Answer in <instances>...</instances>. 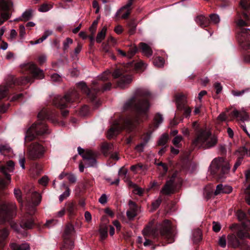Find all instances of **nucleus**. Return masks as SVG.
Masks as SVG:
<instances>
[{
  "mask_svg": "<svg viewBox=\"0 0 250 250\" xmlns=\"http://www.w3.org/2000/svg\"><path fill=\"white\" fill-rule=\"evenodd\" d=\"M151 97V93L146 89L139 88L136 89L133 95L123 106V111H128L130 114H120L119 119H114L112 124L110 119V138L122 130H125L127 133L130 134L126 139V144H130L135 136L137 125L143 121V119L147 118L150 105L149 100Z\"/></svg>",
  "mask_w": 250,
  "mask_h": 250,
  "instance_id": "nucleus-1",
  "label": "nucleus"
},
{
  "mask_svg": "<svg viewBox=\"0 0 250 250\" xmlns=\"http://www.w3.org/2000/svg\"><path fill=\"white\" fill-rule=\"evenodd\" d=\"M58 113L50 108H43L38 114V121L34 123L26 131L25 144L27 147V154L29 159L36 160L43 156L45 149L44 147L37 142H30L36 138L40 141L41 138L50 133V130L46 124V121H50L53 123H58Z\"/></svg>",
  "mask_w": 250,
  "mask_h": 250,
  "instance_id": "nucleus-2",
  "label": "nucleus"
},
{
  "mask_svg": "<svg viewBox=\"0 0 250 250\" xmlns=\"http://www.w3.org/2000/svg\"><path fill=\"white\" fill-rule=\"evenodd\" d=\"M21 72L26 76L16 78L13 76L8 77L5 85H0V100L5 98H9L10 89L20 90L19 85H25L34 82L35 79H41L44 77L42 70L33 62L25 64L21 68Z\"/></svg>",
  "mask_w": 250,
  "mask_h": 250,
  "instance_id": "nucleus-3",
  "label": "nucleus"
},
{
  "mask_svg": "<svg viewBox=\"0 0 250 250\" xmlns=\"http://www.w3.org/2000/svg\"><path fill=\"white\" fill-rule=\"evenodd\" d=\"M240 10L237 11L235 22L238 27L236 38L244 50L250 49V29L244 28L250 25V0H241Z\"/></svg>",
  "mask_w": 250,
  "mask_h": 250,
  "instance_id": "nucleus-4",
  "label": "nucleus"
},
{
  "mask_svg": "<svg viewBox=\"0 0 250 250\" xmlns=\"http://www.w3.org/2000/svg\"><path fill=\"white\" fill-rule=\"evenodd\" d=\"M146 64L142 61L137 62L134 60L129 61L125 64L116 66L112 76L114 79H118L117 86L121 89L127 88L132 81V73L135 72L143 71Z\"/></svg>",
  "mask_w": 250,
  "mask_h": 250,
  "instance_id": "nucleus-5",
  "label": "nucleus"
},
{
  "mask_svg": "<svg viewBox=\"0 0 250 250\" xmlns=\"http://www.w3.org/2000/svg\"><path fill=\"white\" fill-rule=\"evenodd\" d=\"M77 87L86 95V98L89 102L98 105V94L109 89V70L107 69L101 76H99L97 80L93 81L91 88L88 87L86 83L83 82L77 83Z\"/></svg>",
  "mask_w": 250,
  "mask_h": 250,
  "instance_id": "nucleus-6",
  "label": "nucleus"
},
{
  "mask_svg": "<svg viewBox=\"0 0 250 250\" xmlns=\"http://www.w3.org/2000/svg\"><path fill=\"white\" fill-rule=\"evenodd\" d=\"M36 204H21V210L23 214L20 225L16 223L11 222V227L18 233L21 234L23 236L27 235L25 229H31L33 228L35 223L33 218L32 217L36 211Z\"/></svg>",
  "mask_w": 250,
  "mask_h": 250,
  "instance_id": "nucleus-7",
  "label": "nucleus"
},
{
  "mask_svg": "<svg viewBox=\"0 0 250 250\" xmlns=\"http://www.w3.org/2000/svg\"><path fill=\"white\" fill-rule=\"evenodd\" d=\"M51 104L61 110L62 117L67 116L69 111L67 110H62L68 107H74L75 104L80 101V94L78 91L75 89H70L63 96L56 95L50 98Z\"/></svg>",
  "mask_w": 250,
  "mask_h": 250,
  "instance_id": "nucleus-8",
  "label": "nucleus"
},
{
  "mask_svg": "<svg viewBox=\"0 0 250 250\" xmlns=\"http://www.w3.org/2000/svg\"><path fill=\"white\" fill-rule=\"evenodd\" d=\"M192 126L196 133V136L192 141V145L194 147L209 149L216 145L217 138L210 131L200 128L196 122L192 124Z\"/></svg>",
  "mask_w": 250,
  "mask_h": 250,
  "instance_id": "nucleus-9",
  "label": "nucleus"
},
{
  "mask_svg": "<svg viewBox=\"0 0 250 250\" xmlns=\"http://www.w3.org/2000/svg\"><path fill=\"white\" fill-rule=\"evenodd\" d=\"M175 100L177 109L174 118L170 121L171 126H175L179 121H182L183 118H188L191 112V109L187 105V97L182 93H178L175 95Z\"/></svg>",
  "mask_w": 250,
  "mask_h": 250,
  "instance_id": "nucleus-10",
  "label": "nucleus"
},
{
  "mask_svg": "<svg viewBox=\"0 0 250 250\" xmlns=\"http://www.w3.org/2000/svg\"><path fill=\"white\" fill-rule=\"evenodd\" d=\"M159 231L161 235L167 239L168 243H172L174 240V234L172 229L170 222L165 220L162 223L157 225V230L151 229L150 227H146L143 231L144 235H149L156 237Z\"/></svg>",
  "mask_w": 250,
  "mask_h": 250,
  "instance_id": "nucleus-11",
  "label": "nucleus"
},
{
  "mask_svg": "<svg viewBox=\"0 0 250 250\" xmlns=\"http://www.w3.org/2000/svg\"><path fill=\"white\" fill-rule=\"evenodd\" d=\"M14 168V163L12 161L7 162L5 165L0 162V172L4 176V177L0 176V203H10L4 199V196L6 193L4 190L11 182V176L8 172L13 171Z\"/></svg>",
  "mask_w": 250,
  "mask_h": 250,
  "instance_id": "nucleus-12",
  "label": "nucleus"
},
{
  "mask_svg": "<svg viewBox=\"0 0 250 250\" xmlns=\"http://www.w3.org/2000/svg\"><path fill=\"white\" fill-rule=\"evenodd\" d=\"M230 167L229 164L222 158L213 159L209 167L210 173L220 181L226 178Z\"/></svg>",
  "mask_w": 250,
  "mask_h": 250,
  "instance_id": "nucleus-13",
  "label": "nucleus"
},
{
  "mask_svg": "<svg viewBox=\"0 0 250 250\" xmlns=\"http://www.w3.org/2000/svg\"><path fill=\"white\" fill-rule=\"evenodd\" d=\"M139 49L147 57H149L152 55L151 48L147 44L143 42L139 43L138 47L135 44L130 45L127 52L117 48V54L121 57L131 59L138 52Z\"/></svg>",
  "mask_w": 250,
  "mask_h": 250,
  "instance_id": "nucleus-14",
  "label": "nucleus"
},
{
  "mask_svg": "<svg viewBox=\"0 0 250 250\" xmlns=\"http://www.w3.org/2000/svg\"><path fill=\"white\" fill-rule=\"evenodd\" d=\"M182 184L180 179L176 181V173H173L170 179L164 185L161 192L164 195H170L179 190Z\"/></svg>",
  "mask_w": 250,
  "mask_h": 250,
  "instance_id": "nucleus-15",
  "label": "nucleus"
},
{
  "mask_svg": "<svg viewBox=\"0 0 250 250\" xmlns=\"http://www.w3.org/2000/svg\"><path fill=\"white\" fill-rule=\"evenodd\" d=\"M78 154L81 155L87 167H94L96 164L98 153L90 149L84 150L80 146L78 147Z\"/></svg>",
  "mask_w": 250,
  "mask_h": 250,
  "instance_id": "nucleus-16",
  "label": "nucleus"
},
{
  "mask_svg": "<svg viewBox=\"0 0 250 250\" xmlns=\"http://www.w3.org/2000/svg\"><path fill=\"white\" fill-rule=\"evenodd\" d=\"M16 215V208L14 204H0V219L9 221Z\"/></svg>",
  "mask_w": 250,
  "mask_h": 250,
  "instance_id": "nucleus-17",
  "label": "nucleus"
},
{
  "mask_svg": "<svg viewBox=\"0 0 250 250\" xmlns=\"http://www.w3.org/2000/svg\"><path fill=\"white\" fill-rule=\"evenodd\" d=\"M23 190L26 195V198L32 201L31 203H40L42 201L41 194L35 191L34 187L32 184H25L23 187Z\"/></svg>",
  "mask_w": 250,
  "mask_h": 250,
  "instance_id": "nucleus-18",
  "label": "nucleus"
},
{
  "mask_svg": "<svg viewBox=\"0 0 250 250\" xmlns=\"http://www.w3.org/2000/svg\"><path fill=\"white\" fill-rule=\"evenodd\" d=\"M195 21L202 28L207 27L210 23L217 24L220 22L219 16L216 14H211L209 18L203 15H198L195 18Z\"/></svg>",
  "mask_w": 250,
  "mask_h": 250,
  "instance_id": "nucleus-19",
  "label": "nucleus"
},
{
  "mask_svg": "<svg viewBox=\"0 0 250 250\" xmlns=\"http://www.w3.org/2000/svg\"><path fill=\"white\" fill-rule=\"evenodd\" d=\"M12 6V3L8 1L1 0L0 2V8L2 11L0 16V25L8 20L10 17L9 11Z\"/></svg>",
  "mask_w": 250,
  "mask_h": 250,
  "instance_id": "nucleus-20",
  "label": "nucleus"
},
{
  "mask_svg": "<svg viewBox=\"0 0 250 250\" xmlns=\"http://www.w3.org/2000/svg\"><path fill=\"white\" fill-rule=\"evenodd\" d=\"M109 227V220L107 216L105 215L101 218L100 225L99 233L101 240H105L108 236V229Z\"/></svg>",
  "mask_w": 250,
  "mask_h": 250,
  "instance_id": "nucleus-21",
  "label": "nucleus"
},
{
  "mask_svg": "<svg viewBox=\"0 0 250 250\" xmlns=\"http://www.w3.org/2000/svg\"><path fill=\"white\" fill-rule=\"evenodd\" d=\"M236 215L239 221L242 222L243 227L247 230H250V220L247 219L245 212L239 210L236 212Z\"/></svg>",
  "mask_w": 250,
  "mask_h": 250,
  "instance_id": "nucleus-22",
  "label": "nucleus"
},
{
  "mask_svg": "<svg viewBox=\"0 0 250 250\" xmlns=\"http://www.w3.org/2000/svg\"><path fill=\"white\" fill-rule=\"evenodd\" d=\"M134 0H129L127 4L123 7L119 11V15L123 19H126L130 14V7Z\"/></svg>",
  "mask_w": 250,
  "mask_h": 250,
  "instance_id": "nucleus-23",
  "label": "nucleus"
},
{
  "mask_svg": "<svg viewBox=\"0 0 250 250\" xmlns=\"http://www.w3.org/2000/svg\"><path fill=\"white\" fill-rule=\"evenodd\" d=\"M228 245L229 247L234 249L237 248L240 246V242L237 238L235 234H229L227 236Z\"/></svg>",
  "mask_w": 250,
  "mask_h": 250,
  "instance_id": "nucleus-24",
  "label": "nucleus"
},
{
  "mask_svg": "<svg viewBox=\"0 0 250 250\" xmlns=\"http://www.w3.org/2000/svg\"><path fill=\"white\" fill-rule=\"evenodd\" d=\"M129 209L126 212V215L128 219H133L139 212L140 207L138 204H129Z\"/></svg>",
  "mask_w": 250,
  "mask_h": 250,
  "instance_id": "nucleus-25",
  "label": "nucleus"
},
{
  "mask_svg": "<svg viewBox=\"0 0 250 250\" xmlns=\"http://www.w3.org/2000/svg\"><path fill=\"white\" fill-rule=\"evenodd\" d=\"M232 190V188L230 186L220 184L217 186L214 194L215 195H217L221 193L229 194L231 192Z\"/></svg>",
  "mask_w": 250,
  "mask_h": 250,
  "instance_id": "nucleus-26",
  "label": "nucleus"
},
{
  "mask_svg": "<svg viewBox=\"0 0 250 250\" xmlns=\"http://www.w3.org/2000/svg\"><path fill=\"white\" fill-rule=\"evenodd\" d=\"M74 231V228L72 225L70 224L66 225L62 235L63 241H66L67 240L71 239Z\"/></svg>",
  "mask_w": 250,
  "mask_h": 250,
  "instance_id": "nucleus-27",
  "label": "nucleus"
},
{
  "mask_svg": "<svg viewBox=\"0 0 250 250\" xmlns=\"http://www.w3.org/2000/svg\"><path fill=\"white\" fill-rule=\"evenodd\" d=\"M231 114L235 118H239L243 123L245 121H247L249 119V115L246 112H241L237 110H234L231 112Z\"/></svg>",
  "mask_w": 250,
  "mask_h": 250,
  "instance_id": "nucleus-28",
  "label": "nucleus"
},
{
  "mask_svg": "<svg viewBox=\"0 0 250 250\" xmlns=\"http://www.w3.org/2000/svg\"><path fill=\"white\" fill-rule=\"evenodd\" d=\"M33 11L31 9L26 10L22 14V18H19L15 20V21H28L30 20L32 17Z\"/></svg>",
  "mask_w": 250,
  "mask_h": 250,
  "instance_id": "nucleus-29",
  "label": "nucleus"
},
{
  "mask_svg": "<svg viewBox=\"0 0 250 250\" xmlns=\"http://www.w3.org/2000/svg\"><path fill=\"white\" fill-rule=\"evenodd\" d=\"M11 248L12 250H29L30 246L29 244L25 243L21 245H18L16 243L11 244Z\"/></svg>",
  "mask_w": 250,
  "mask_h": 250,
  "instance_id": "nucleus-30",
  "label": "nucleus"
},
{
  "mask_svg": "<svg viewBox=\"0 0 250 250\" xmlns=\"http://www.w3.org/2000/svg\"><path fill=\"white\" fill-rule=\"evenodd\" d=\"M52 31L46 30L41 38H39V39L35 41H31L30 42V44H32V45L41 43L43 41H44L49 36L52 35Z\"/></svg>",
  "mask_w": 250,
  "mask_h": 250,
  "instance_id": "nucleus-31",
  "label": "nucleus"
},
{
  "mask_svg": "<svg viewBox=\"0 0 250 250\" xmlns=\"http://www.w3.org/2000/svg\"><path fill=\"white\" fill-rule=\"evenodd\" d=\"M128 186L129 187L133 188V192L135 194L141 195L144 192V191L142 188L139 187L137 185L134 184L131 181L129 180L128 181Z\"/></svg>",
  "mask_w": 250,
  "mask_h": 250,
  "instance_id": "nucleus-32",
  "label": "nucleus"
},
{
  "mask_svg": "<svg viewBox=\"0 0 250 250\" xmlns=\"http://www.w3.org/2000/svg\"><path fill=\"white\" fill-rule=\"evenodd\" d=\"M9 231L6 229H0V248L3 247V242L9 235Z\"/></svg>",
  "mask_w": 250,
  "mask_h": 250,
  "instance_id": "nucleus-33",
  "label": "nucleus"
},
{
  "mask_svg": "<svg viewBox=\"0 0 250 250\" xmlns=\"http://www.w3.org/2000/svg\"><path fill=\"white\" fill-rule=\"evenodd\" d=\"M192 239L194 243H198L202 239V233L200 229H196L193 230Z\"/></svg>",
  "mask_w": 250,
  "mask_h": 250,
  "instance_id": "nucleus-34",
  "label": "nucleus"
},
{
  "mask_svg": "<svg viewBox=\"0 0 250 250\" xmlns=\"http://www.w3.org/2000/svg\"><path fill=\"white\" fill-rule=\"evenodd\" d=\"M74 247V242L70 239L63 241V245L61 248V250H72Z\"/></svg>",
  "mask_w": 250,
  "mask_h": 250,
  "instance_id": "nucleus-35",
  "label": "nucleus"
},
{
  "mask_svg": "<svg viewBox=\"0 0 250 250\" xmlns=\"http://www.w3.org/2000/svg\"><path fill=\"white\" fill-rule=\"evenodd\" d=\"M250 91V88H247L241 90H232L231 94L235 97H242L245 93H248Z\"/></svg>",
  "mask_w": 250,
  "mask_h": 250,
  "instance_id": "nucleus-36",
  "label": "nucleus"
},
{
  "mask_svg": "<svg viewBox=\"0 0 250 250\" xmlns=\"http://www.w3.org/2000/svg\"><path fill=\"white\" fill-rule=\"evenodd\" d=\"M101 150L105 156H107L109 154V144L106 142H103L101 144Z\"/></svg>",
  "mask_w": 250,
  "mask_h": 250,
  "instance_id": "nucleus-37",
  "label": "nucleus"
},
{
  "mask_svg": "<svg viewBox=\"0 0 250 250\" xmlns=\"http://www.w3.org/2000/svg\"><path fill=\"white\" fill-rule=\"evenodd\" d=\"M168 135L167 134H164L159 139L157 145L159 146H165L168 140Z\"/></svg>",
  "mask_w": 250,
  "mask_h": 250,
  "instance_id": "nucleus-38",
  "label": "nucleus"
},
{
  "mask_svg": "<svg viewBox=\"0 0 250 250\" xmlns=\"http://www.w3.org/2000/svg\"><path fill=\"white\" fill-rule=\"evenodd\" d=\"M106 28L105 27L103 28L100 32H99L96 37V42L98 43H100L103 40L105 36Z\"/></svg>",
  "mask_w": 250,
  "mask_h": 250,
  "instance_id": "nucleus-39",
  "label": "nucleus"
},
{
  "mask_svg": "<svg viewBox=\"0 0 250 250\" xmlns=\"http://www.w3.org/2000/svg\"><path fill=\"white\" fill-rule=\"evenodd\" d=\"M153 62L155 66L158 67H161L163 66L165 63V60L161 57H157L154 59Z\"/></svg>",
  "mask_w": 250,
  "mask_h": 250,
  "instance_id": "nucleus-40",
  "label": "nucleus"
},
{
  "mask_svg": "<svg viewBox=\"0 0 250 250\" xmlns=\"http://www.w3.org/2000/svg\"><path fill=\"white\" fill-rule=\"evenodd\" d=\"M128 26L129 27V33L131 35L133 34L135 30L136 27V23L134 20H130L128 21L127 23Z\"/></svg>",
  "mask_w": 250,
  "mask_h": 250,
  "instance_id": "nucleus-41",
  "label": "nucleus"
},
{
  "mask_svg": "<svg viewBox=\"0 0 250 250\" xmlns=\"http://www.w3.org/2000/svg\"><path fill=\"white\" fill-rule=\"evenodd\" d=\"M237 236L240 239H244L248 238L250 239V235L247 230H244L242 229H239L237 232Z\"/></svg>",
  "mask_w": 250,
  "mask_h": 250,
  "instance_id": "nucleus-42",
  "label": "nucleus"
},
{
  "mask_svg": "<svg viewBox=\"0 0 250 250\" xmlns=\"http://www.w3.org/2000/svg\"><path fill=\"white\" fill-rule=\"evenodd\" d=\"M89 112V108L87 105H84L79 108L78 114L81 116H86Z\"/></svg>",
  "mask_w": 250,
  "mask_h": 250,
  "instance_id": "nucleus-43",
  "label": "nucleus"
},
{
  "mask_svg": "<svg viewBox=\"0 0 250 250\" xmlns=\"http://www.w3.org/2000/svg\"><path fill=\"white\" fill-rule=\"evenodd\" d=\"M70 189L68 187H66L65 191L59 197L60 202H62L65 199L68 197L70 195Z\"/></svg>",
  "mask_w": 250,
  "mask_h": 250,
  "instance_id": "nucleus-44",
  "label": "nucleus"
},
{
  "mask_svg": "<svg viewBox=\"0 0 250 250\" xmlns=\"http://www.w3.org/2000/svg\"><path fill=\"white\" fill-rule=\"evenodd\" d=\"M218 243L222 248H224L226 246L227 240L225 235H223L219 238Z\"/></svg>",
  "mask_w": 250,
  "mask_h": 250,
  "instance_id": "nucleus-45",
  "label": "nucleus"
},
{
  "mask_svg": "<svg viewBox=\"0 0 250 250\" xmlns=\"http://www.w3.org/2000/svg\"><path fill=\"white\" fill-rule=\"evenodd\" d=\"M52 6L49 5L47 3H43L42 4L39 8V11L42 12H45L49 10Z\"/></svg>",
  "mask_w": 250,
  "mask_h": 250,
  "instance_id": "nucleus-46",
  "label": "nucleus"
},
{
  "mask_svg": "<svg viewBox=\"0 0 250 250\" xmlns=\"http://www.w3.org/2000/svg\"><path fill=\"white\" fill-rule=\"evenodd\" d=\"M14 193L19 203H23L21 200V191L20 189L15 188L14 191Z\"/></svg>",
  "mask_w": 250,
  "mask_h": 250,
  "instance_id": "nucleus-47",
  "label": "nucleus"
},
{
  "mask_svg": "<svg viewBox=\"0 0 250 250\" xmlns=\"http://www.w3.org/2000/svg\"><path fill=\"white\" fill-rule=\"evenodd\" d=\"M11 151V148L7 145L0 146V152L4 155L5 153H9Z\"/></svg>",
  "mask_w": 250,
  "mask_h": 250,
  "instance_id": "nucleus-48",
  "label": "nucleus"
},
{
  "mask_svg": "<svg viewBox=\"0 0 250 250\" xmlns=\"http://www.w3.org/2000/svg\"><path fill=\"white\" fill-rule=\"evenodd\" d=\"M73 43L72 39L67 38L65 41L63 42V49L64 51H65L69 47V45Z\"/></svg>",
  "mask_w": 250,
  "mask_h": 250,
  "instance_id": "nucleus-49",
  "label": "nucleus"
},
{
  "mask_svg": "<svg viewBox=\"0 0 250 250\" xmlns=\"http://www.w3.org/2000/svg\"><path fill=\"white\" fill-rule=\"evenodd\" d=\"M243 156H239L238 157V158H237V159L236 160V162H235V163L233 166V169H232V170L233 172H235V170H236V169L237 168V167L241 164V163L243 161Z\"/></svg>",
  "mask_w": 250,
  "mask_h": 250,
  "instance_id": "nucleus-50",
  "label": "nucleus"
},
{
  "mask_svg": "<svg viewBox=\"0 0 250 250\" xmlns=\"http://www.w3.org/2000/svg\"><path fill=\"white\" fill-rule=\"evenodd\" d=\"M106 42H107V43L106 44L105 43L102 44V50L105 53L108 54L109 50V45L108 44V43L109 42V38H107Z\"/></svg>",
  "mask_w": 250,
  "mask_h": 250,
  "instance_id": "nucleus-51",
  "label": "nucleus"
},
{
  "mask_svg": "<svg viewBox=\"0 0 250 250\" xmlns=\"http://www.w3.org/2000/svg\"><path fill=\"white\" fill-rule=\"evenodd\" d=\"M49 179L47 176H43L39 180V183L42 186H46L48 182Z\"/></svg>",
  "mask_w": 250,
  "mask_h": 250,
  "instance_id": "nucleus-52",
  "label": "nucleus"
},
{
  "mask_svg": "<svg viewBox=\"0 0 250 250\" xmlns=\"http://www.w3.org/2000/svg\"><path fill=\"white\" fill-rule=\"evenodd\" d=\"M238 152L240 154L239 156H243L244 158V156L248 154V149L245 146H243L238 149Z\"/></svg>",
  "mask_w": 250,
  "mask_h": 250,
  "instance_id": "nucleus-53",
  "label": "nucleus"
},
{
  "mask_svg": "<svg viewBox=\"0 0 250 250\" xmlns=\"http://www.w3.org/2000/svg\"><path fill=\"white\" fill-rule=\"evenodd\" d=\"M214 87L217 94H220L222 90V86L219 83H215L214 84Z\"/></svg>",
  "mask_w": 250,
  "mask_h": 250,
  "instance_id": "nucleus-54",
  "label": "nucleus"
},
{
  "mask_svg": "<svg viewBox=\"0 0 250 250\" xmlns=\"http://www.w3.org/2000/svg\"><path fill=\"white\" fill-rule=\"evenodd\" d=\"M154 120L158 125L161 124L163 121L162 115L159 113L156 114L154 117Z\"/></svg>",
  "mask_w": 250,
  "mask_h": 250,
  "instance_id": "nucleus-55",
  "label": "nucleus"
},
{
  "mask_svg": "<svg viewBox=\"0 0 250 250\" xmlns=\"http://www.w3.org/2000/svg\"><path fill=\"white\" fill-rule=\"evenodd\" d=\"M97 24H98V21H94L93 22L91 26L89 27V30L91 32L92 34H95V33L96 32Z\"/></svg>",
  "mask_w": 250,
  "mask_h": 250,
  "instance_id": "nucleus-56",
  "label": "nucleus"
},
{
  "mask_svg": "<svg viewBox=\"0 0 250 250\" xmlns=\"http://www.w3.org/2000/svg\"><path fill=\"white\" fill-rule=\"evenodd\" d=\"M241 250H250V245L247 242H243L239 247Z\"/></svg>",
  "mask_w": 250,
  "mask_h": 250,
  "instance_id": "nucleus-57",
  "label": "nucleus"
},
{
  "mask_svg": "<svg viewBox=\"0 0 250 250\" xmlns=\"http://www.w3.org/2000/svg\"><path fill=\"white\" fill-rule=\"evenodd\" d=\"M93 182L92 180H89L87 179L85 180L83 185L84 189L89 188L90 187L93 186Z\"/></svg>",
  "mask_w": 250,
  "mask_h": 250,
  "instance_id": "nucleus-58",
  "label": "nucleus"
},
{
  "mask_svg": "<svg viewBox=\"0 0 250 250\" xmlns=\"http://www.w3.org/2000/svg\"><path fill=\"white\" fill-rule=\"evenodd\" d=\"M246 194L247 203H250V184H249L246 188Z\"/></svg>",
  "mask_w": 250,
  "mask_h": 250,
  "instance_id": "nucleus-59",
  "label": "nucleus"
},
{
  "mask_svg": "<svg viewBox=\"0 0 250 250\" xmlns=\"http://www.w3.org/2000/svg\"><path fill=\"white\" fill-rule=\"evenodd\" d=\"M67 179L70 183H74L76 181L75 175L72 173H68Z\"/></svg>",
  "mask_w": 250,
  "mask_h": 250,
  "instance_id": "nucleus-60",
  "label": "nucleus"
},
{
  "mask_svg": "<svg viewBox=\"0 0 250 250\" xmlns=\"http://www.w3.org/2000/svg\"><path fill=\"white\" fill-rule=\"evenodd\" d=\"M160 170L161 171L162 176H165L168 171V167L167 164H165L163 167H162V168H160Z\"/></svg>",
  "mask_w": 250,
  "mask_h": 250,
  "instance_id": "nucleus-61",
  "label": "nucleus"
},
{
  "mask_svg": "<svg viewBox=\"0 0 250 250\" xmlns=\"http://www.w3.org/2000/svg\"><path fill=\"white\" fill-rule=\"evenodd\" d=\"M10 106L9 104H2L0 105V112L1 113H3L6 112V111L8 108L9 106Z\"/></svg>",
  "mask_w": 250,
  "mask_h": 250,
  "instance_id": "nucleus-62",
  "label": "nucleus"
},
{
  "mask_svg": "<svg viewBox=\"0 0 250 250\" xmlns=\"http://www.w3.org/2000/svg\"><path fill=\"white\" fill-rule=\"evenodd\" d=\"M23 96V95L22 93H20L19 94L15 95L12 97L11 101V102L18 101L20 99H22Z\"/></svg>",
  "mask_w": 250,
  "mask_h": 250,
  "instance_id": "nucleus-63",
  "label": "nucleus"
},
{
  "mask_svg": "<svg viewBox=\"0 0 250 250\" xmlns=\"http://www.w3.org/2000/svg\"><path fill=\"white\" fill-rule=\"evenodd\" d=\"M221 229V225L220 223L218 222H213V230L215 232H218L220 231Z\"/></svg>",
  "mask_w": 250,
  "mask_h": 250,
  "instance_id": "nucleus-64",
  "label": "nucleus"
}]
</instances>
